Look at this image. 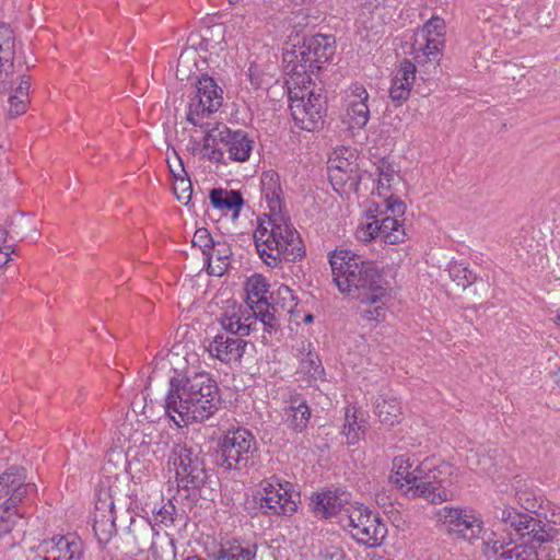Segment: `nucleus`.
<instances>
[{
    "mask_svg": "<svg viewBox=\"0 0 560 560\" xmlns=\"http://www.w3.org/2000/svg\"><path fill=\"white\" fill-rule=\"evenodd\" d=\"M219 387L209 374L173 378L165 398L166 415L179 427L209 419L220 407Z\"/></svg>",
    "mask_w": 560,
    "mask_h": 560,
    "instance_id": "nucleus-1",
    "label": "nucleus"
},
{
    "mask_svg": "<svg viewBox=\"0 0 560 560\" xmlns=\"http://www.w3.org/2000/svg\"><path fill=\"white\" fill-rule=\"evenodd\" d=\"M329 264L341 293L350 294L362 304H375L385 296V281L374 261L364 260L348 248H337L330 254Z\"/></svg>",
    "mask_w": 560,
    "mask_h": 560,
    "instance_id": "nucleus-2",
    "label": "nucleus"
},
{
    "mask_svg": "<svg viewBox=\"0 0 560 560\" xmlns=\"http://www.w3.org/2000/svg\"><path fill=\"white\" fill-rule=\"evenodd\" d=\"M254 242L261 260L271 268L282 261H296L305 255L299 232L284 213L266 214L259 219L254 232Z\"/></svg>",
    "mask_w": 560,
    "mask_h": 560,
    "instance_id": "nucleus-3",
    "label": "nucleus"
},
{
    "mask_svg": "<svg viewBox=\"0 0 560 560\" xmlns=\"http://www.w3.org/2000/svg\"><path fill=\"white\" fill-rule=\"evenodd\" d=\"M289 89V108L298 126L307 131H314L324 125L326 116V96L315 84L311 75L290 77L287 81Z\"/></svg>",
    "mask_w": 560,
    "mask_h": 560,
    "instance_id": "nucleus-4",
    "label": "nucleus"
},
{
    "mask_svg": "<svg viewBox=\"0 0 560 560\" xmlns=\"http://www.w3.org/2000/svg\"><path fill=\"white\" fill-rule=\"evenodd\" d=\"M453 467L447 463L436 464L433 459H424L416 466V483L410 487L411 498H421L436 504L453 498Z\"/></svg>",
    "mask_w": 560,
    "mask_h": 560,
    "instance_id": "nucleus-5",
    "label": "nucleus"
},
{
    "mask_svg": "<svg viewBox=\"0 0 560 560\" xmlns=\"http://www.w3.org/2000/svg\"><path fill=\"white\" fill-rule=\"evenodd\" d=\"M340 523L353 539L371 548L380 546L387 535V526L380 515L358 502L348 506V514Z\"/></svg>",
    "mask_w": 560,
    "mask_h": 560,
    "instance_id": "nucleus-6",
    "label": "nucleus"
},
{
    "mask_svg": "<svg viewBox=\"0 0 560 560\" xmlns=\"http://www.w3.org/2000/svg\"><path fill=\"white\" fill-rule=\"evenodd\" d=\"M254 499L266 515L290 516L298 510L300 493L291 482L273 477L260 482Z\"/></svg>",
    "mask_w": 560,
    "mask_h": 560,
    "instance_id": "nucleus-7",
    "label": "nucleus"
},
{
    "mask_svg": "<svg viewBox=\"0 0 560 560\" xmlns=\"http://www.w3.org/2000/svg\"><path fill=\"white\" fill-rule=\"evenodd\" d=\"M335 54L329 37L325 35H315L305 38L303 45L299 49L287 54L284 60L293 63L290 77L310 75L320 70Z\"/></svg>",
    "mask_w": 560,
    "mask_h": 560,
    "instance_id": "nucleus-8",
    "label": "nucleus"
},
{
    "mask_svg": "<svg viewBox=\"0 0 560 560\" xmlns=\"http://www.w3.org/2000/svg\"><path fill=\"white\" fill-rule=\"evenodd\" d=\"M256 452L254 435L244 428L228 431L219 441L217 462L226 470L247 468Z\"/></svg>",
    "mask_w": 560,
    "mask_h": 560,
    "instance_id": "nucleus-9",
    "label": "nucleus"
},
{
    "mask_svg": "<svg viewBox=\"0 0 560 560\" xmlns=\"http://www.w3.org/2000/svg\"><path fill=\"white\" fill-rule=\"evenodd\" d=\"M494 518L506 528H512L520 537H530L532 542H548L552 538L553 527L542 521L516 511L514 508H495Z\"/></svg>",
    "mask_w": 560,
    "mask_h": 560,
    "instance_id": "nucleus-10",
    "label": "nucleus"
},
{
    "mask_svg": "<svg viewBox=\"0 0 560 560\" xmlns=\"http://www.w3.org/2000/svg\"><path fill=\"white\" fill-rule=\"evenodd\" d=\"M129 534L138 549L142 550L149 546L155 559H174L176 556L174 539L166 532H155L153 525L145 520L132 522L129 526Z\"/></svg>",
    "mask_w": 560,
    "mask_h": 560,
    "instance_id": "nucleus-11",
    "label": "nucleus"
},
{
    "mask_svg": "<svg viewBox=\"0 0 560 560\" xmlns=\"http://www.w3.org/2000/svg\"><path fill=\"white\" fill-rule=\"evenodd\" d=\"M439 520L447 526V530L467 540L479 537L482 521L472 510L444 506L439 511Z\"/></svg>",
    "mask_w": 560,
    "mask_h": 560,
    "instance_id": "nucleus-12",
    "label": "nucleus"
},
{
    "mask_svg": "<svg viewBox=\"0 0 560 560\" xmlns=\"http://www.w3.org/2000/svg\"><path fill=\"white\" fill-rule=\"evenodd\" d=\"M329 178L332 185L347 186L350 190H358L361 173L357 156L350 149H340L328 161Z\"/></svg>",
    "mask_w": 560,
    "mask_h": 560,
    "instance_id": "nucleus-13",
    "label": "nucleus"
},
{
    "mask_svg": "<svg viewBox=\"0 0 560 560\" xmlns=\"http://www.w3.org/2000/svg\"><path fill=\"white\" fill-rule=\"evenodd\" d=\"M223 91L209 75L199 78L196 84L197 103L192 100L187 119L192 125H198L195 116L217 112L223 102Z\"/></svg>",
    "mask_w": 560,
    "mask_h": 560,
    "instance_id": "nucleus-14",
    "label": "nucleus"
},
{
    "mask_svg": "<svg viewBox=\"0 0 560 560\" xmlns=\"http://www.w3.org/2000/svg\"><path fill=\"white\" fill-rule=\"evenodd\" d=\"M385 208L390 215H386L381 221L374 218L375 231L385 243L398 244L405 237V230L398 218L405 214L406 205L399 198L390 196L386 198Z\"/></svg>",
    "mask_w": 560,
    "mask_h": 560,
    "instance_id": "nucleus-15",
    "label": "nucleus"
},
{
    "mask_svg": "<svg viewBox=\"0 0 560 560\" xmlns=\"http://www.w3.org/2000/svg\"><path fill=\"white\" fill-rule=\"evenodd\" d=\"M313 511L316 515L328 518L340 515V518L348 514V506H353L350 494L343 490L335 489L313 497Z\"/></svg>",
    "mask_w": 560,
    "mask_h": 560,
    "instance_id": "nucleus-16",
    "label": "nucleus"
},
{
    "mask_svg": "<svg viewBox=\"0 0 560 560\" xmlns=\"http://www.w3.org/2000/svg\"><path fill=\"white\" fill-rule=\"evenodd\" d=\"M44 560H81L82 541L74 535L54 537L40 545Z\"/></svg>",
    "mask_w": 560,
    "mask_h": 560,
    "instance_id": "nucleus-17",
    "label": "nucleus"
},
{
    "mask_svg": "<svg viewBox=\"0 0 560 560\" xmlns=\"http://www.w3.org/2000/svg\"><path fill=\"white\" fill-rule=\"evenodd\" d=\"M222 328L238 338L248 336L250 332L258 329L256 317L250 315L248 308L240 306H232L225 310L219 319Z\"/></svg>",
    "mask_w": 560,
    "mask_h": 560,
    "instance_id": "nucleus-18",
    "label": "nucleus"
},
{
    "mask_svg": "<svg viewBox=\"0 0 560 560\" xmlns=\"http://www.w3.org/2000/svg\"><path fill=\"white\" fill-rule=\"evenodd\" d=\"M115 504L110 497L100 498L95 504L93 530L100 544H107L115 536Z\"/></svg>",
    "mask_w": 560,
    "mask_h": 560,
    "instance_id": "nucleus-19",
    "label": "nucleus"
},
{
    "mask_svg": "<svg viewBox=\"0 0 560 560\" xmlns=\"http://www.w3.org/2000/svg\"><path fill=\"white\" fill-rule=\"evenodd\" d=\"M247 341L228 334H219L208 346L209 353L223 363L240 362L245 353Z\"/></svg>",
    "mask_w": 560,
    "mask_h": 560,
    "instance_id": "nucleus-20",
    "label": "nucleus"
},
{
    "mask_svg": "<svg viewBox=\"0 0 560 560\" xmlns=\"http://www.w3.org/2000/svg\"><path fill=\"white\" fill-rule=\"evenodd\" d=\"M283 417L291 430L299 433L306 430L311 419V409L301 394L296 392L288 394L284 398Z\"/></svg>",
    "mask_w": 560,
    "mask_h": 560,
    "instance_id": "nucleus-21",
    "label": "nucleus"
},
{
    "mask_svg": "<svg viewBox=\"0 0 560 560\" xmlns=\"http://www.w3.org/2000/svg\"><path fill=\"white\" fill-rule=\"evenodd\" d=\"M369 93L361 84H353L347 96V117L351 128H363L370 119L366 104Z\"/></svg>",
    "mask_w": 560,
    "mask_h": 560,
    "instance_id": "nucleus-22",
    "label": "nucleus"
},
{
    "mask_svg": "<svg viewBox=\"0 0 560 560\" xmlns=\"http://www.w3.org/2000/svg\"><path fill=\"white\" fill-rule=\"evenodd\" d=\"M415 79L416 66L409 60L401 61L395 72L389 89V96L396 105H401L409 98Z\"/></svg>",
    "mask_w": 560,
    "mask_h": 560,
    "instance_id": "nucleus-23",
    "label": "nucleus"
},
{
    "mask_svg": "<svg viewBox=\"0 0 560 560\" xmlns=\"http://www.w3.org/2000/svg\"><path fill=\"white\" fill-rule=\"evenodd\" d=\"M392 16L390 7L384 0H360L359 19L365 28L378 33Z\"/></svg>",
    "mask_w": 560,
    "mask_h": 560,
    "instance_id": "nucleus-24",
    "label": "nucleus"
},
{
    "mask_svg": "<svg viewBox=\"0 0 560 560\" xmlns=\"http://www.w3.org/2000/svg\"><path fill=\"white\" fill-rule=\"evenodd\" d=\"M223 133H225L224 153H228L229 159L236 162L247 161L255 147L254 139L243 130L223 128Z\"/></svg>",
    "mask_w": 560,
    "mask_h": 560,
    "instance_id": "nucleus-25",
    "label": "nucleus"
},
{
    "mask_svg": "<svg viewBox=\"0 0 560 560\" xmlns=\"http://www.w3.org/2000/svg\"><path fill=\"white\" fill-rule=\"evenodd\" d=\"M416 458L409 455H400L393 459L390 481L396 485L404 493L411 497L412 490L410 487H415L416 483Z\"/></svg>",
    "mask_w": 560,
    "mask_h": 560,
    "instance_id": "nucleus-26",
    "label": "nucleus"
},
{
    "mask_svg": "<svg viewBox=\"0 0 560 560\" xmlns=\"http://www.w3.org/2000/svg\"><path fill=\"white\" fill-rule=\"evenodd\" d=\"M209 478L203 457L194 458L185 471L176 472L178 488L201 491L209 483Z\"/></svg>",
    "mask_w": 560,
    "mask_h": 560,
    "instance_id": "nucleus-27",
    "label": "nucleus"
},
{
    "mask_svg": "<svg viewBox=\"0 0 560 560\" xmlns=\"http://www.w3.org/2000/svg\"><path fill=\"white\" fill-rule=\"evenodd\" d=\"M260 183L261 195L269 209L268 214L283 213L282 188L279 174L275 171H266L261 174Z\"/></svg>",
    "mask_w": 560,
    "mask_h": 560,
    "instance_id": "nucleus-28",
    "label": "nucleus"
},
{
    "mask_svg": "<svg viewBox=\"0 0 560 560\" xmlns=\"http://www.w3.org/2000/svg\"><path fill=\"white\" fill-rule=\"evenodd\" d=\"M209 198L213 208L225 213L231 212L233 219L240 215L244 205L242 194L237 190L214 188L210 191Z\"/></svg>",
    "mask_w": 560,
    "mask_h": 560,
    "instance_id": "nucleus-29",
    "label": "nucleus"
},
{
    "mask_svg": "<svg viewBox=\"0 0 560 560\" xmlns=\"http://www.w3.org/2000/svg\"><path fill=\"white\" fill-rule=\"evenodd\" d=\"M498 560H536L535 547L528 544L501 542L495 540L492 546Z\"/></svg>",
    "mask_w": 560,
    "mask_h": 560,
    "instance_id": "nucleus-30",
    "label": "nucleus"
},
{
    "mask_svg": "<svg viewBox=\"0 0 560 560\" xmlns=\"http://www.w3.org/2000/svg\"><path fill=\"white\" fill-rule=\"evenodd\" d=\"M223 128L226 126H215L206 131L203 136V144L201 149L202 156L213 162H222L224 158V140L225 133Z\"/></svg>",
    "mask_w": 560,
    "mask_h": 560,
    "instance_id": "nucleus-31",
    "label": "nucleus"
},
{
    "mask_svg": "<svg viewBox=\"0 0 560 560\" xmlns=\"http://www.w3.org/2000/svg\"><path fill=\"white\" fill-rule=\"evenodd\" d=\"M374 413L383 424L393 427L400 422L402 410L396 398L380 395L374 401Z\"/></svg>",
    "mask_w": 560,
    "mask_h": 560,
    "instance_id": "nucleus-32",
    "label": "nucleus"
},
{
    "mask_svg": "<svg viewBox=\"0 0 560 560\" xmlns=\"http://www.w3.org/2000/svg\"><path fill=\"white\" fill-rule=\"evenodd\" d=\"M16 476L12 478L11 482V489H10V495L5 502H3L2 506H4V512L10 511H18L16 506L19 503L23 501L25 495L32 491L35 490V485L27 483L26 476H25V469L21 467H16L15 470Z\"/></svg>",
    "mask_w": 560,
    "mask_h": 560,
    "instance_id": "nucleus-33",
    "label": "nucleus"
},
{
    "mask_svg": "<svg viewBox=\"0 0 560 560\" xmlns=\"http://www.w3.org/2000/svg\"><path fill=\"white\" fill-rule=\"evenodd\" d=\"M250 315L256 317L257 325L264 327L262 339L267 342V334L269 336L277 331L280 327V322L276 316V307L270 305L267 301H257L255 306H250Z\"/></svg>",
    "mask_w": 560,
    "mask_h": 560,
    "instance_id": "nucleus-34",
    "label": "nucleus"
},
{
    "mask_svg": "<svg viewBox=\"0 0 560 560\" xmlns=\"http://www.w3.org/2000/svg\"><path fill=\"white\" fill-rule=\"evenodd\" d=\"M255 545H244L237 540L226 541L218 550L217 560H256Z\"/></svg>",
    "mask_w": 560,
    "mask_h": 560,
    "instance_id": "nucleus-35",
    "label": "nucleus"
},
{
    "mask_svg": "<svg viewBox=\"0 0 560 560\" xmlns=\"http://www.w3.org/2000/svg\"><path fill=\"white\" fill-rule=\"evenodd\" d=\"M201 457V451L189 447L186 443H176L171 451L168 464L174 466L175 472L185 471L194 458Z\"/></svg>",
    "mask_w": 560,
    "mask_h": 560,
    "instance_id": "nucleus-36",
    "label": "nucleus"
},
{
    "mask_svg": "<svg viewBox=\"0 0 560 560\" xmlns=\"http://www.w3.org/2000/svg\"><path fill=\"white\" fill-rule=\"evenodd\" d=\"M423 39L425 40V45L420 47L415 56V60L420 66L428 63L436 67L442 55L443 40L436 37H423Z\"/></svg>",
    "mask_w": 560,
    "mask_h": 560,
    "instance_id": "nucleus-37",
    "label": "nucleus"
},
{
    "mask_svg": "<svg viewBox=\"0 0 560 560\" xmlns=\"http://www.w3.org/2000/svg\"><path fill=\"white\" fill-rule=\"evenodd\" d=\"M363 420L359 421L357 409L347 408L346 422L343 425V434L347 436L348 443L353 444L360 440L364 433Z\"/></svg>",
    "mask_w": 560,
    "mask_h": 560,
    "instance_id": "nucleus-38",
    "label": "nucleus"
},
{
    "mask_svg": "<svg viewBox=\"0 0 560 560\" xmlns=\"http://www.w3.org/2000/svg\"><path fill=\"white\" fill-rule=\"evenodd\" d=\"M378 172V182L376 187V192L380 197H384V201L386 202V198L393 196L389 194V189L392 186V182L395 179L396 171L392 164L382 161V163L377 166Z\"/></svg>",
    "mask_w": 560,
    "mask_h": 560,
    "instance_id": "nucleus-39",
    "label": "nucleus"
},
{
    "mask_svg": "<svg viewBox=\"0 0 560 560\" xmlns=\"http://www.w3.org/2000/svg\"><path fill=\"white\" fill-rule=\"evenodd\" d=\"M300 372L303 373L308 381L323 380L324 376L322 362L319 358L312 352H308L306 357L301 360Z\"/></svg>",
    "mask_w": 560,
    "mask_h": 560,
    "instance_id": "nucleus-40",
    "label": "nucleus"
},
{
    "mask_svg": "<svg viewBox=\"0 0 560 560\" xmlns=\"http://www.w3.org/2000/svg\"><path fill=\"white\" fill-rule=\"evenodd\" d=\"M192 245L199 247L202 254L211 261L214 256V241L205 228L198 229L192 237Z\"/></svg>",
    "mask_w": 560,
    "mask_h": 560,
    "instance_id": "nucleus-41",
    "label": "nucleus"
},
{
    "mask_svg": "<svg viewBox=\"0 0 560 560\" xmlns=\"http://www.w3.org/2000/svg\"><path fill=\"white\" fill-rule=\"evenodd\" d=\"M450 277L464 289L476 281V276L463 264L452 262L448 268Z\"/></svg>",
    "mask_w": 560,
    "mask_h": 560,
    "instance_id": "nucleus-42",
    "label": "nucleus"
},
{
    "mask_svg": "<svg viewBox=\"0 0 560 560\" xmlns=\"http://www.w3.org/2000/svg\"><path fill=\"white\" fill-rule=\"evenodd\" d=\"M248 294L256 296L257 301H267L268 283L261 276H254L247 281Z\"/></svg>",
    "mask_w": 560,
    "mask_h": 560,
    "instance_id": "nucleus-43",
    "label": "nucleus"
},
{
    "mask_svg": "<svg viewBox=\"0 0 560 560\" xmlns=\"http://www.w3.org/2000/svg\"><path fill=\"white\" fill-rule=\"evenodd\" d=\"M444 30H445L444 20H442L438 16H433L423 25L420 34L422 37L440 38L444 34Z\"/></svg>",
    "mask_w": 560,
    "mask_h": 560,
    "instance_id": "nucleus-44",
    "label": "nucleus"
},
{
    "mask_svg": "<svg viewBox=\"0 0 560 560\" xmlns=\"http://www.w3.org/2000/svg\"><path fill=\"white\" fill-rule=\"evenodd\" d=\"M22 517L19 511L4 512V506L0 509V538L10 533L16 521Z\"/></svg>",
    "mask_w": 560,
    "mask_h": 560,
    "instance_id": "nucleus-45",
    "label": "nucleus"
},
{
    "mask_svg": "<svg viewBox=\"0 0 560 560\" xmlns=\"http://www.w3.org/2000/svg\"><path fill=\"white\" fill-rule=\"evenodd\" d=\"M538 544L539 546L535 547L536 560H560V547L558 545Z\"/></svg>",
    "mask_w": 560,
    "mask_h": 560,
    "instance_id": "nucleus-46",
    "label": "nucleus"
},
{
    "mask_svg": "<svg viewBox=\"0 0 560 560\" xmlns=\"http://www.w3.org/2000/svg\"><path fill=\"white\" fill-rule=\"evenodd\" d=\"M370 306L372 304H369ZM374 306L373 307H369L366 310H362L361 311V317L364 319V320H368V322H382L385 319V315H386V310L384 307V304L381 302H377L375 304H373Z\"/></svg>",
    "mask_w": 560,
    "mask_h": 560,
    "instance_id": "nucleus-47",
    "label": "nucleus"
},
{
    "mask_svg": "<svg viewBox=\"0 0 560 560\" xmlns=\"http://www.w3.org/2000/svg\"><path fill=\"white\" fill-rule=\"evenodd\" d=\"M14 226L19 229V231H14V232L22 236H28V235H31V233L37 232V228L35 225V219L33 217H28V215H24V214H22L18 218Z\"/></svg>",
    "mask_w": 560,
    "mask_h": 560,
    "instance_id": "nucleus-48",
    "label": "nucleus"
},
{
    "mask_svg": "<svg viewBox=\"0 0 560 560\" xmlns=\"http://www.w3.org/2000/svg\"><path fill=\"white\" fill-rule=\"evenodd\" d=\"M174 192L177 197V199L183 202L187 203L191 198V183L189 179L180 178L178 183L174 186Z\"/></svg>",
    "mask_w": 560,
    "mask_h": 560,
    "instance_id": "nucleus-49",
    "label": "nucleus"
},
{
    "mask_svg": "<svg viewBox=\"0 0 560 560\" xmlns=\"http://www.w3.org/2000/svg\"><path fill=\"white\" fill-rule=\"evenodd\" d=\"M28 98L21 97L20 95H11L9 97V114L11 116H19L26 112Z\"/></svg>",
    "mask_w": 560,
    "mask_h": 560,
    "instance_id": "nucleus-50",
    "label": "nucleus"
},
{
    "mask_svg": "<svg viewBox=\"0 0 560 560\" xmlns=\"http://www.w3.org/2000/svg\"><path fill=\"white\" fill-rule=\"evenodd\" d=\"M320 560H347V556L340 546L329 545L320 551Z\"/></svg>",
    "mask_w": 560,
    "mask_h": 560,
    "instance_id": "nucleus-51",
    "label": "nucleus"
},
{
    "mask_svg": "<svg viewBox=\"0 0 560 560\" xmlns=\"http://www.w3.org/2000/svg\"><path fill=\"white\" fill-rule=\"evenodd\" d=\"M174 511H175V506L173 504L168 503V504L163 505L154 516L155 523H160L165 526L173 524Z\"/></svg>",
    "mask_w": 560,
    "mask_h": 560,
    "instance_id": "nucleus-52",
    "label": "nucleus"
},
{
    "mask_svg": "<svg viewBox=\"0 0 560 560\" xmlns=\"http://www.w3.org/2000/svg\"><path fill=\"white\" fill-rule=\"evenodd\" d=\"M16 466L9 468L0 476V499L5 495H10L12 478L16 476Z\"/></svg>",
    "mask_w": 560,
    "mask_h": 560,
    "instance_id": "nucleus-53",
    "label": "nucleus"
},
{
    "mask_svg": "<svg viewBox=\"0 0 560 560\" xmlns=\"http://www.w3.org/2000/svg\"><path fill=\"white\" fill-rule=\"evenodd\" d=\"M355 235H357V238L361 242H370L373 238L378 237L377 232L375 231L373 221L359 226Z\"/></svg>",
    "mask_w": 560,
    "mask_h": 560,
    "instance_id": "nucleus-54",
    "label": "nucleus"
},
{
    "mask_svg": "<svg viewBox=\"0 0 560 560\" xmlns=\"http://www.w3.org/2000/svg\"><path fill=\"white\" fill-rule=\"evenodd\" d=\"M516 497L520 505L526 511H535V509L539 506L537 500L532 495L530 492L517 491Z\"/></svg>",
    "mask_w": 560,
    "mask_h": 560,
    "instance_id": "nucleus-55",
    "label": "nucleus"
},
{
    "mask_svg": "<svg viewBox=\"0 0 560 560\" xmlns=\"http://www.w3.org/2000/svg\"><path fill=\"white\" fill-rule=\"evenodd\" d=\"M31 88L30 77L22 75L20 77V82L18 88L14 91V95H20L21 97L28 98V91Z\"/></svg>",
    "mask_w": 560,
    "mask_h": 560,
    "instance_id": "nucleus-56",
    "label": "nucleus"
},
{
    "mask_svg": "<svg viewBox=\"0 0 560 560\" xmlns=\"http://www.w3.org/2000/svg\"><path fill=\"white\" fill-rule=\"evenodd\" d=\"M218 260L228 259L229 258V248L225 244L214 243V256L213 258Z\"/></svg>",
    "mask_w": 560,
    "mask_h": 560,
    "instance_id": "nucleus-57",
    "label": "nucleus"
},
{
    "mask_svg": "<svg viewBox=\"0 0 560 560\" xmlns=\"http://www.w3.org/2000/svg\"><path fill=\"white\" fill-rule=\"evenodd\" d=\"M12 253V246H3L2 248H0V267L5 266L10 261V255Z\"/></svg>",
    "mask_w": 560,
    "mask_h": 560,
    "instance_id": "nucleus-58",
    "label": "nucleus"
},
{
    "mask_svg": "<svg viewBox=\"0 0 560 560\" xmlns=\"http://www.w3.org/2000/svg\"><path fill=\"white\" fill-rule=\"evenodd\" d=\"M278 294L283 299V300H287L288 298L291 299L292 301L294 300V296L292 294V291L291 289L288 287V285H281L279 289H278Z\"/></svg>",
    "mask_w": 560,
    "mask_h": 560,
    "instance_id": "nucleus-59",
    "label": "nucleus"
},
{
    "mask_svg": "<svg viewBox=\"0 0 560 560\" xmlns=\"http://www.w3.org/2000/svg\"><path fill=\"white\" fill-rule=\"evenodd\" d=\"M7 236H8L7 230L0 224V248H2L3 246H8L5 244Z\"/></svg>",
    "mask_w": 560,
    "mask_h": 560,
    "instance_id": "nucleus-60",
    "label": "nucleus"
},
{
    "mask_svg": "<svg viewBox=\"0 0 560 560\" xmlns=\"http://www.w3.org/2000/svg\"><path fill=\"white\" fill-rule=\"evenodd\" d=\"M552 322L560 328V314H557L555 317L551 318Z\"/></svg>",
    "mask_w": 560,
    "mask_h": 560,
    "instance_id": "nucleus-61",
    "label": "nucleus"
},
{
    "mask_svg": "<svg viewBox=\"0 0 560 560\" xmlns=\"http://www.w3.org/2000/svg\"><path fill=\"white\" fill-rule=\"evenodd\" d=\"M313 315L312 314H307L305 317H304V322L305 323H312L313 322Z\"/></svg>",
    "mask_w": 560,
    "mask_h": 560,
    "instance_id": "nucleus-62",
    "label": "nucleus"
},
{
    "mask_svg": "<svg viewBox=\"0 0 560 560\" xmlns=\"http://www.w3.org/2000/svg\"><path fill=\"white\" fill-rule=\"evenodd\" d=\"M293 2L294 5H302L304 4L307 0H291Z\"/></svg>",
    "mask_w": 560,
    "mask_h": 560,
    "instance_id": "nucleus-63",
    "label": "nucleus"
},
{
    "mask_svg": "<svg viewBox=\"0 0 560 560\" xmlns=\"http://www.w3.org/2000/svg\"><path fill=\"white\" fill-rule=\"evenodd\" d=\"M185 560H206V559H201V558L195 556V557H188Z\"/></svg>",
    "mask_w": 560,
    "mask_h": 560,
    "instance_id": "nucleus-64",
    "label": "nucleus"
}]
</instances>
